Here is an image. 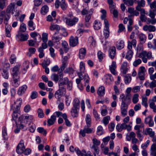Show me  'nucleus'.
I'll use <instances>...</instances> for the list:
<instances>
[{
    "label": "nucleus",
    "instance_id": "nucleus-1",
    "mask_svg": "<svg viewBox=\"0 0 156 156\" xmlns=\"http://www.w3.org/2000/svg\"><path fill=\"white\" fill-rule=\"evenodd\" d=\"M15 3L12 2L7 7L6 9V12L2 11L0 13V24H1L3 22V18L5 17L6 15L8 14L10 16L11 12L12 15H14V11H15Z\"/></svg>",
    "mask_w": 156,
    "mask_h": 156
},
{
    "label": "nucleus",
    "instance_id": "nucleus-2",
    "mask_svg": "<svg viewBox=\"0 0 156 156\" xmlns=\"http://www.w3.org/2000/svg\"><path fill=\"white\" fill-rule=\"evenodd\" d=\"M66 92V88H61L59 87V89L56 91L54 96L55 98L57 99L56 103L58 104L61 101V98L65 95Z\"/></svg>",
    "mask_w": 156,
    "mask_h": 156
},
{
    "label": "nucleus",
    "instance_id": "nucleus-3",
    "mask_svg": "<svg viewBox=\"0 0 156 156\" xmlns=\"http://www.w3.org/2000/svg\"><path fill=\"white\" fill-rule=\"evenodd\" d=\"M10 18L8 14L6 15L4 18V23L5 24V34L6 36L8 37L11 36L10 31L12 29L11 26L7 23V21Z\"/></svg>",
    "mask_w": 156,
    "mask_h": 156
},
{
    "label": "nucleus",
    "instance_id": "nucleus-4",
    "mask_svg": "<svg viewBox=\"0 0 156 156\" xmlns=\"http://www.w3.org/2000/svg\"><path fill=\"white\" fill-rule=\"evenodd\" d=\"M63 74H61L59 75V80L58 83L59 87L61 88H66L65 85L67 83H68L69 79L67 77H63Z\"/></svg>",
    "mask_w": 156,
    "mask_h": 156
},
{
    "label": "nucleus",
    "instance_id": "nucleus-5",
    "mask_svg": "<svg viewBox=\"0 0 156 156\" xmlns=\"http://www.w3.org/2000/svg\"><path fill=\"white\" fill-rule=\"evenodd\" d=\"M60 6L63 10L64 11L66 10L68 7V4L66 2V0H61L60 2L56 0L55 3L56 8H58Z\"/></svg>",
    "mask_w": 156,
    "mask_h": 156
},
{
    "label": "nucleus",
    "instance_id": "nucleus-6",
    "mask_svg": "<svg viewBox=\"0 0 156 156\" xmlns=\"http://www.w3.org/2000/svg\"><path fill=\"white\" fill-rule=\"evenodd\" d=\"M127 48L128 50L126 52L125 58L128 60H130L133 57V52L132 50V46L131 45V43L129 41H128V45Z\"/></svg>",
    "mask_w": 156,
    "mask_h": 156
},
{
    "label": "nucleus",
    "instance_id": "nucleus-7",
    "mask_svg": "<svg viewBox=\"0 0 156 156\" xmlns=\"http://www.w3.org/2000/svg\"><path fill=\"white\" fill-rule=\"evenodd\" d=\"M119 99L121 101V103L129 105L131 102V99L130 96H129V94H126L125 96L124 94H121Z\"/></svg>",
    "mask_w": 156,
    "mask_h": 156
},
{
    "label": "nucleus",
    "instance_id": "nucleus-8",
    "mask_svg": "<svg viewBox=\"0 0 156 156\" xmlns=\"http://www.w3.org/2000/svg\"><path fill=\"white\" fill-rule=\"evenodd\" d=\"M75 150L78 156H93L90 151L87 153L84 150L81 151L78 148H76Z\"/></svg>",
    "mask_w": 156,
    "mask_h": 156
},
{
    "label": "nucleus",
    "instance_id": "nucleus-9",
    "mask_svg": "<svg viewBox=\"0 0 156 156\" xmlns=\"http://www.w3.org/2000/svg\"><path fill=\"white\" fill-rule=\"evenodd\" d=\"M25 147L24 145V142L23 140H21L16 147V151L17 153L21 154L23 152Z\"/></svg>",
    "mask_w": 156,
    "mask_h": 156
},
{
    "label": "nucleus",
    "instance_id": "nucleus-10",
    "mask_svg": "<svg viewBox=\"0 0 156 156\" xmlns=\"http://www.w3.org/2000/svg\"><path fill=\"white\" fill-rule=\"evenodd\" d=\"M65 19L66 24L70 27L75 25L78 21V19L77 18H73L72 19L66 18Z\"/></svg>",
    "mask_w": 156,
    "mask_h": 156
},
{
    "label": "nucleus",
    "instance_id": "nucleus-11",
    "mask_svg": "<svg viewBox=\"0 0 156 156\" xmlns=\"http://www.w3.org/2000/svg\"><path fill=\"white\" fill-rule=\"evenodd\" d=\"M28 37L29 35L27 34H23L19 32L18 34L16 36V38L18 41H23L27 40Z\"/></svg>",
    "mask_w": 156,
    "mask_h": 156
},
{
    "label": "nucleus",
    "instance_id": "nucleus-12",
    "mask_svg": "<svg viewBox=\"0 0 156 156\" xmlns=\"http://www.w3.org/2000/svg\"><path fill=\"white\" fill-rule=\"evenodd\" d=\"M105 24V29L104 30V35L105 38L108 37L109 35V25L107 20H105L104 21Z\"/></svg>",
    "mask_w": 156,
    "mask_h": 156
},
{
    "label": "nucleus",
    "instance_id": "nucleus-13",
    "mask_svg": "<svg viewBox=\"0 0 156 156\" xmlns=\"http://www.w3.org/2000/svg\"><path fill=\"white\" fill-rule=\"evenodd\" d=\"M22 103V99L21 98H19L14 101L13 104L11 105V108L15 107V108H16V109H18V110H20Z\"/></svg>",
    "mask_w": 156,
    "mask_h": 156
},
{
    "label": "nucleus",
    "instance_id": "nucleus-14",
    "mask_svg": "<svg viewBox=\"0 0 156 156\" xmlns=\"http://www.w3.org/2000/svg\"><path fill=\"white\" fill-rule=\"evenodd\" d=\"M86 126L84 127L83 129H81L80 132V133L81 135L83 137H84L86 136V133H91L93 131V129L89 128Z\"/></svg>",
    "mask_w": 156,
    "mask_h": 156
},
{
    "label": "nucleus",
    "instance_id": "nucleus-15",
    "mask_svg": "<svg viewBox=\"0 0 156 156\" xmlns=\"http://www.w3.org/2000/svg\"><path fill=\"white\" fill-rule=\"evenodd\" d=\"M128 12L130 14L128 15V17L130 18L134 16H137L139 14V12L136 10H135L134 8L130 7L128 8Z\"/></svg>",
    "mask_w": 156,
    "mask_h": 156
},
{
    "label": "nucleus",
    "instance_id": "nucleus-16",
    "mask_svg": "<svg viewBox=\"0 0 156 156\" xmlns=\"http://www.w3.org/2000/svg\"><path fill=\"white\" fill-rule=\"evenodd\" d=\"M93 12V9H91L89 11L88 14L86 16L85 18V24L87 27L90 25L89 21L91 18V16Z\"/></svg>",
    "mask_w": 156,
    "mask_h": 156
},
{
    "label": "nucleus",
    "instance_id": "nucleus-17",
    "mask_svg": "<svg viewBox=\"0 0 156 156\" xmlns=\"http://www.w3.org/2000/svg\"><path fill=\"white\" fill-rule=\"evenodd\" d=\"M69 41L70 45L74 47L76 46L78 44V37H74L73 36H71L69 38Z\"/></svg>",
    "mask_w": 156,
    "mask_h": 156
},
{
    "label": "nucleus",
    "instance_id": "nucleus-18",
    "mask_svg": "<svg viewBox=\"0 0 156 156\" xmlns=\"http://www.w3.org/2000/svg\"><path fill=\"white\" fill-rule=\"evenodd\" d=\"M105 83L106 84H109L114 80L112 75L110 74H106L105 76Z\"/></svg>",
    "mask_w": 156,
    "mask_h": 156
},
{
    "label": "nucleus",
    "instance_id": "nucleus-19",
    "mask_svg": "<svg viewBox=\"0 0 156 156\" xmlns=\"http://www.w3.org/2000/svg\"><path fill=\"white\" fill-rule=\"evenodd\" d=\"M109 57L112 59H113L116 53V48L114 46L111 47L109 48Z\"/></svg>",
    "mask_w": 156,
    "mask_h": 156
},
{
    "label": "nucleus",
    "instance_id": "nucleus-20",
    "mask_svg": "<svg viewBox=\"0 0 156 156\" xmlns=\"http://www.w3.org/2000/svg\"><path fill=\"white\" fill-rule=\"evenodd\" d=\"M88 44L91 48H94L96 46V42L93 37L90 36L89 37Z\"/></svg>",
    "mask_w": 156,
    "mask_h": 156
},
{
    "label": "nucleus",
    "instance_id": "nucleus-21",
    "mask_svg": "<svg viewBox=\"0 0 156 156\" xmlns=\"http://www.w3.org/2000/svg\"><path fill=\"white\" fill-rule=\"evenodd\" d=\"M27 87L26 85H24L20 87L17 91L18 94L20 96H21L24 94L27 89Z\"/></svg>",
    "mask_w": 156,
    "mask_h": 156
},
{
    "label": "nucleus",
    "instance_id": "nucleus-22",
    "mask_svg": "<svg viewBox=\"0 0 156 156\" xmlns=\"http://www.w3.org/2000/svg\"><path fill=\"white\" fill-rule=\"evenodd\" d=\"M15 118L14 119L13 118L12 120H14L15 121V123L17 124L20 122V123H24L26 124V122L27 121V118Z\"/></svg>",
    "mask_w": 156,
    "mask_h": 156
},
{
    "label": "nucleus",
    "instance_id": "nucleus-23",
    "mask_svg": "<svg viewBox=\"0 0 156 156\" xmlns=\"http://www.w3.org/2000/svg\"><path fill=\"white\" fill-rule=\"evenodd\" d=\"M116 68V64L115 61H112L111 65L109 66V69L111 73L114 75L116 74L115 69Z\"/></svg>",
    "mask_w": 156,
    "mask_h": 156
},
{
    "label": "nucleus",
    "instance_id": "nucleus-24",
    "mask_svg": "<svg viewBox=\"0 0 156 156\" xmlns=\"http://www.w3.org/2000/svg\"><path fill=\"white\" fill-rule=\"evenodd\" d=\"M50 29L51 30H56V32H55V34H59V32L61 28L60 26L57 24H51L50 27Z\"/></svg>",
    "mask_w": 156,
    "mask_h": 156
},
{
    "label": "nucleus",
    "instance_id": "nucleus-25",
    "mask_svg": "<svg viewBox=\"0 0 156 156\" xmlns=\"http://www.w3.org/2000/svg\"><path fill=\"white\" fill-rule=\"evenodd\" d=\"M13 81L12 82V86L15 87H18L20 84V77H13Z\"/></svg>",
    "mask_w": 156,
    "mask_h": 156
},
{
    "label": "nucleus",
    "instance_id": "nucleus-26",
    "mask_svg": "<svg viewBox=\"0 0 156 156\" xmlns=\"http://www.w3.org/2000/svg\"><path fill=\"white\" fill-rule=\"evenodd\" d=\"M11 109L12 111V117H20L21 116L20 114V110H18L14 108H11Z\"/></svg>",
    "mask_w": 156,
    "mask_h": 156
},
{
    "label": "nucleus",
    "instance_id": "nucleus-27",
    "mask_svg": "<svg viewBox=\"0 0 156 156\" xmlns=\"http://www.w3.org/2000/svg\"><path fill=\"white\" fill-rule=\"evenodd\" d=\"M86 53V50L85 48H81L79 52V58L81 59L84 58Z\"/></svg>",
    "mask_w": 156,
    "mask_h": 156
},
{
    "label": "nucleus",
    "instance_id": "nucleus-28",
    "mask_svg": "<svg viewBox=\"0 0 156 156\" xmlns=\"http://www.w3.org/2000/svg\"><path fill=\"white\" fill-rule=\"evenodd\" d=\"M51 117H67V115L66 113L62 114L60 112H56Z\"/></svg>",
    "mask_w": 156,
    "mask_h": 156
},
{
    "label": "nucleus",
    "instance_id": "nucleus-29",
    "mask_svg": "<svg viewBox=\"0 0 156 156\" xmlns=\"http://www.w3.org/2000/svg\"><path fill=\"white\" fill-rule=\"evenodd\" d=\"M154 132L152 131V129L147 128L145 129L144 133L145 135H149L151 137H152L154 136Z\"/></svg>",
    "mask_w": 156,
    "mask_h": 156
},
{
    "label": "nucleus",
    "instance_id": "nucleus-30",
    "mask_svg": "<svg viewBox=\"0 0 156 156\" xmlns=\"http://www.w3.org/2000/svg\"><path fill=\"white\" fill-rule=\"evenodd\" d=\"M105 88L103 86L100 87L98 90V94L100 96H102L105 94Z\"/></svg>",
    "mask_w": 156,
    "mask_h": 156
},
{
    "label": "nucleus",
    "instance_id": "nucleus-31",
    "mask_svg": "<svg viewBox=\"0 0 156 156\" xmlns=\"http://www.w3.org/2000/svg\"><path fill=\"white\" fill-rule=\"evenodd\" d=\"M80 101L78 98H76L73 100V108H79Z\"/></svg>",
    "mask_w": 156,
    "mask_h": 156
},
{
    "label": "nucleus",
    "instance_id": "nucleus-32",
    "mask_svg": "<svg viewBox=\"0 0 156 156\" xmlns=\"http://www.w3.org/2000/svg\"><path fill=\"white\" fill-rule=\"evenodd\" d=\"M19 68L18 66H16L12 68V74L13 77L19 76L18 75Z\"/></svg>",
    "mask_w": 156,
    "mask_h": 156
},
{
    "label": "nucleus",
    "instance_id": "nucleus-33",
    "mask_svg": "<svg viewBox=\"0 0 156 156\" xmlns=\"http://www.w3.org/2000/svg\"><path fill=\"white\" fill-rule=\"evenodd\" d=\"M145 122L146 124H148L150 127H152L154 125V121L151 118H146Z\"/></svg>",
    "mask_w": 156,
    "mask_h": 156
},
{
    "label": "nucleus",
    "instance_id": "nucleus-34",
    "mask_svg": "<svg viewBox=\"0 0 156 156\" xmlns=\"http://www.w3.org/2000/svg\"><path fill=\"white\" fill-rule=\"evenodd\" d=\"M127 64L126 62H124L121 66V72L123 74H126L127 71Z\"/></svg>",
    "mask_w": 156,
    "mask_h": 156
},
{
    "label": "nucleus",
    "instance_id": "nucleus-35",
    "mask_svg": "<svg viewBox=\"0 0 156 156\" xmlns=\"http://www.w3.org/2000/svg\"><path fill=\"white\" fill-rule=\"evenodd\" d=\"M124 42L121 40L117 42L116 46L118 50H120L124 48Z\"/></svg>",
    "mask_w": 156,
    "mask_h": 156
},
{
    "label": "nucleus",
    "instance_id": "nucleus-36",
    "mask_svg": "<svg viewBox=\"0 0 156 156\" xmlns=\"http://www.w3.org/2000/svg\"><path fill=\"white\" fill-rule=\"evenodd\" d=\"M79 108H73L72 107L71 111V113L73 117H77L78 116V110Z\"/></svg>",
    "mask_w": 156,
    "mask_h": 156
},
{
    "label": "nucleus",
    "instance_id": "nucleus-37",
    "mask_svg": "<svg viewBox=\"0 0 156 156\" xmlns=\"http://www.w3.org/2000/svg\"><path fill=\"white\" fill-rule=\"evenodd\" d=\"M48 11V8L46 5H44L41 9V12L42 15H45Z\"/></svg>",
    "mask_w": 156,
    "mask_h": 156
},
{
    "label": "nucleus",
    "instance_id": "nucleus-38",
    "mask_svg": "<svg viewBox=\"0 0 156 156\" xmlns=\"http://www.w3.org/2000/svg\"><path fill=\"white\" fill-rule=\"evenodd\" d=\"M80 73L83 74V73H84L85 72V63L83 62H80Z\"/></svg>",
    "mask_w": 156,
    "mask_h": 156
},
{
    "label": "nucleus",
    "instance_id": "nucleus-39",
    "mask_svg": "<svg viewBox=\"0 0 156 156\" xmlns=\"http://www.w3.org/2000/svg\"><path fill=\"white\" fill-rule=\"evenodd\" d=\"M139 37L141 43H144L145 42L146 39V37L145 35L142 33L140 34L139 35Z\"/></svg>",
    "mask_w": 156,
    "mask_h": 156
},
{
    "label": "nucleus",
    "instance_id": "nucleus-40",
    "mask_svg": "<svg viewBox=\"0 0 156 156\" xmlns=\"http://www.w3.org/2000/svg\"><path fill=\"white\" fill-rule=\"evenodd\" d=\"M98 56L99 61L101 62L103 59L105 57V55L101 51H99L98 52Z\"/></svg>",
    "mask_w": 156,
    "mask_h": 156
},
{
    "label": "nucleus",
    "instance_id": "nucleus-41",
    "mask_svg": "<svg viewBox=\"0 0 156 156\" xmlns=\"http://www.w3.org/2000/svg\"><path fill=\"white\" fill-rule=\"evenodd\" d=\"M94 27L95 30H98L101 28V24L100 22L95 20L94 22Z\"/></svg>",
    "mask_w": 156,
    "mask_h": 156
},
{
    "label": "nucleus",
    "instance_id": "nucleus-42",
    "mask_svg": "<svg viewBox=\"0 0 156 156\" xmlns=\"http://www.w3.org/2000/svg\"><path fill=\"white\" fill-rule=\"evenodd\" d=\"M82 80H83L84 83L85 85L87 84H89L90 78L87 74H86L84 75H83Z\"/></svg>",
    "mask_w": 156,
    "mask_h": 156
},
{
    "label": "nucleus",
    "instance_id": "nucleus-43",
    "mask_svg": "<svg viewBox=\"0 0 156 156\" xmlns=\"http://www.w3.org/2000/svg\"><path fill=\"white\" fill-rule=\"evenodd\" d=\"M62 45L64 48V51L66 53L69 49L68 44L65 41H64L62 43Z\"/></svg>",
    "mask_w": 156,
    "mask_h": 156
},
{
    "label": "nucleus",
    "instance_id": "nucleus-44",
    "mask_svg": "<svg viewBox=\"0 0 156 156\" xmlns=\"http://www.w3.org/2000/svg\"><path fill=\"white\" fill-rule=\"evenodd\" d=\"M28 26L29 28V29L30 30H33L35 28L33 22L32 20H30L28 22Z\"/></svg>",
    "mask_w": 156,
    "mask_h": 156
},
{
    "label": "nucleus",
    "instance_id": "nucleus-45",
    "mask_svg": "<svg viewBox=\"0 0 156 156\" xmlns=\"http://www.w3.org/2000/svg\"><path fill=\"white\" fill-rule=\"evenodd\" d=\"M151 155L153 156H156V144H153L151 147Z\"/></svg>",
    "mask_w": 156,
    "mask_h": 156
},
{
    "label": "nucleus",
    "instance_id": "nucleus-46",
    "mask_svg": "<svg viewBox=\"0 0 156 156\" xmlns=\"http://www.w3.org/2000/svg\"><path fill=\"white\" fill-rule=\"evenodd\" d=\"M136 136L135 133L133 132H131L129 135L126 136V139L128 141H130L132 139L135 137Z\"/></svg>",
    "mask_w": 156,
    "mask_h": 156
},
{
    "label": "nucleus",
    "instance_id": "nucleus-47",
    "mask_svg": "<svg viewBox=\"0 0 156 156\" xmlns=\"http://www.w3.org/2000/svg\"><path fill=\"white\" fill-rule=\"evenodd\" d=\"M92 142L93 143V145L92 147H98L100 144V141L98 140L96 138H94L92 140Z\"/></svg>",
    "mask_w": 156,
    "mask_h": 156
},
{
    "label": "nucleus",
    "instance_id": "nucleus-48",
    "mask_svg": "<svg viewBox=\"0 0 156 156\" xmlns=\"http://www.w3.org/2000/svg\"><path fill=\"white\" fill-rule=\"evenodd\" d=\"M77 74L79 78V79H76V82L77 84L78 87H79L80 84V83L81 80H82L83 74L80 73H77Z\"/></svg>",
    "mask_w": 156,
    "mask_h": 156
},
{
    "label": "nucleus",
    "instance_id": "nucleus-49",
    "mask_svg": "<svg viewBox=\"0 0 156 156\" xmlns=\"http://www.w3.org/2000/svg\"><path fill=\"white\" fill-rule=\"evenodd\" d=\"M37 130L39 133H42L44 136H45L47 134V131L43 127H39L37 128Z\"/></svg>",
    "mask_w": 156,
    "mask_h": 156
},
{
    "label": "nucleus",
    "instance_id": "nucleus-50",
    "mask_svg": "<svg viewBox=\"0 0 156 156\" xmlns=\"http://www.w3.org/2000/svg\"><path fill=\"white\" fill-rule=\"evenodd\" d=\"M7 0H0V10L3 9L5 6Z\"/></svg>",
    "mask_w": 156,
    "mask_h": 156
},
{
    "label": "nucleus",
    "instance_id": "nucleus-51",
    "mask_svg": "<svg viewBox=\"0 0 156 156\" xmlns=\"http://www.w3.org/2000/svg\"><path fill=\"white\" fill-rule=\"evenodd\" d=\"M133 24V20L131 19H129V24L127 26L128 31L129 32L131 31L133 29V27L132 26Z\"/></svg>",
    "mask_w": 156,
    "mask_h": 156
},
{
    "label": "nucleus",
    "instance_id": "nucleus-52",
    "mask_svg": "<svg viewBox=\"0 0 156 156\" xmlns=\"http://www.w3.org/2000/svg\"><path fill=\"white\" fill-rule=\"evenodd\" d=\"M51 78L52 80L57 82L59 80V76L56 74H52L51 76Z\"/></svg>",
    "mask_w": 156,
    "mask_h": 156
},
{
    "label": "nucleus",
    "instance_id": "nucleus-53",
    "mask_svg": "<svg viewBox=\"0 0 156 156\" xmlns=\"http://www.w3.org/2000/svg\"><path fill=\"white\" fill-rule=\"evenodd\" d=\"M20 30L21 32H25L27 30V27L26 24L24 23H22L20 24Z\"/></svg>",
    "mask_w": 156,
    "mask_h": 156
},
{
    "label": "nucleus",
    "instance_id": "nucleus-54",
    "mask_svg": "<svg viewBox=\"0 0 156 156\" xmlns=\"http://www.w3.org/2000/svg\"><path fill=\"white\" fill-rule=\"evenodd\" d=\"M2 136L4 139H7L6 128L5 126H3L2 129Z\"/></svg>",
    "mask_w": 156,
    "mask_h": 156
},
{
    "label": "nucleus",
    "instance_id": "nucleus-55",
    "mask_svg": "<svg viewBox=\"0 0 156 156\" xmlns=\"http://www.w3.org/2000/svg\"><path fill=\"white\" fill-rule=\"evenodd\" d=\"M139 95L137 94H134L133 96L132 101L134 104L136 103L139 101Z\"/></svg>",
    "mask_w": 156,
    "mask_h": 156
},
{
    "label": "nucleus",
    "instance_id": "nucleus-56",
    "mask_svg": "<svg viewBox=\"0 0 156 156\" xmlns=\"http://www.w3.org/2000/svg\"><path fill=\"white\" fill-rule=\"evenodd\" d=\"M56 120V118H51L48 120V126H50L53 125Z\"/></svg>",
    "mask_w": 156,
    "mask_h": 156
},
{
    "label": "nucleus",
    "instance_id": "nucleus-57",
    "mask_svg": "<svg viewBox=\"0 0 156 156\" xmlns=\"http://www.w3.org/2000/svg\"><path fill=\"white\" fill-rule=\"evenodd\" d=\"M123 2L125 4L128 6H132L134 3L133 0H123Z\"/></svg>",
    "mask_w": 156,
    "mask_h": 156
},
{
    "label": "nucleus",
    "instance_id": "nucleus-58",
    "mask_svg": "<svg viewBox=\"0 0 156 156\" xmlns=\"http://www.w3.org/2000/svg\"><path fill=\"white\" fill-rule=\"evenodd\" d=\"M60 36L62 35L64 37H66L68 35V33L66 31V30L64 28H61L59 32Z\"/></svg>",
    "mask_w": 156,
    "mask_h": 156
},
{
    "label": "nucleus",
    "instance_id": "nucleus-59",
    "mask_svg": "<svg viewBox=\"0 0 156 156\" xmlns=\"http://www.w3.org/2000/svg\"><path fill=\"white\" fill-rule=\"evenodd\" d=\"M42 41L44 42H46L48 40V34L46 33H43L42 34Z\"/></svg>",
    "mask_w": 156,
    "mask_h": 156
},
{
    "label": "nucleus",
    "instance_id": "nucleus-60",
    "mask_svg": "<svg viewBox=\"0 0 156 156\" xmlns=\"http://www.w3.org/2000/svg\"><path fill=\"white\" fill-rule=\"evenodd\" d=\"M2 75L4 78L6 79L8 78L9 75L7 69H3L2 72Z\"/></svg>",
    "mask_w": 156,
    "mask_h": 156
},
{
    "label": "nucleus",
    "instance_id": "nucleus-61",
    "mask_svg": "<svg viewBox=\"0 0 156 156\" xmlns=\"http://www.w3.org/2000/svg\"><path fill=\"white\" fill-rule=\"evenodd\" d=\"M149 107L150 108L153 109V111L156 113V105L154 102H149Z\"/></svg>",
    "mask_w": 156,
    "mask_h": 156
},
{
    "label": "nucleus",
    "instance_id": "nucleus-62",
    "mask_svg": "<svg viewBox=\"0 0 156 156\" xmlns=\"http://www.w3.org/2000/svg\"><path fill=\"white\" fill-rule=\"evenodd\" d=\"M147 97H144L142 98V101L141 102L142 105L146 108H147L148 106L147 104Z\"/></svg>",
    "mask_w": 156,
    "mask_h": 156
},
{
    "label": "nucleus",
    "instance_id": "nucleus-63",
    "mask_svg": "<svg viewBox=\"0 0 156 156\" xmlns=\"http://www.w3.org/2000/svg\"><path fill=\"white\" fill-rule=\"evenodd\" d=\"M138 5L136 7H144L145 6V2L144 0H140L137 2Z\"/></svg>",
    "mask_w": 156,
    "mask_h": 156
},
{
    "label": "nucleus",
    "instance_id": "nucleus-64",
    "mask_svg": "<svg viewBox=\"0 0 156 156\" xmlns=\"http://www.w3.org/2000/svg\"><path fill=\"white\" fill-rule=\"evenodd\" d=\"M103 129L102 126H99L97 130V134L98 135H101L103 133Z\"/></svg>",
    "mask_w": 156,
    "mask_h": 156
}]
</instances>
